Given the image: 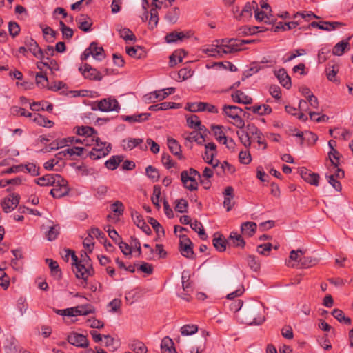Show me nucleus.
I'll use <instances>...</instances> for the list:
<instances>
[{"instance_id": "obj_1", "label": "nucleus", "mask_w": 353, "mask_h": 353, "mask_svg": "<svg viewBox=\"0 0 353 353\" xmlns=\"http://www.w3.org/2000/svg\"><path fill=\"white\" fill-rule=\"evenodd\" d=\"M241 143L250 148L253 141H256L259 145L263 146V150L267 148L268 144L262 132L253 123H249L243 130L236 132Z\"/></svg>"}, {"instance_id": "obj_2", "label": "nucleus", "mask_w": 353, "mask_h": 353, "mask_svg": "<svg viewBox=\"0 0 353 353\" xmlns=\"http://www.w3.org/2000/svg\"><path fill=\"white\" fill-rule=\"evenodd\" d=\"M264 307L261 303H253L247 308L244 314L243 321L250 325H261L265 320Z\"/></svg>"}, {"instance_id": "obj_3", "label": "nucleus", "mask_w": 353, "mask_h": 353, "mask_svg": "<svg viewBox=\"0 0 353 353\" xmlns=\"http://www.w3.org/2000/svg\"><path fill=\"white\" fill-rule=\"evenodd\" d=\"M92 142H94V144L92 150L89 152L88 156L93 160H97L106 157L112 150L110 143L101 141L98 137L97 138H92Z\"/></svg>"}, {"instance_id": "obj_4", "label": "nucleus", "mask_w": 353, "mask_h": 353, "mask_svg": "<svg viewBox=\"0 0 353 353\" xmlns=\"http://www.w3.org/2000/svg\"><path fill=\"white\" fill-rule=\"evenodd\" d=\"M223 114L232 121L230 123L241 130L245 128V121L241 117L244 113L243 110L238 106L225 105L223 107Z\"/></svg>"}, {"instance_id": "obj_5", "label": "nucleus", "mask_w": 353, "mask_h": 353, "mask_svg": "<svg viewBox=\"0 0 353 353\" xmlns=\"http://www.w3.org/2000/svg\"><path fill=\"white\" fill-rule=\"evenodd\" d=\"M72 260L75 264V270H74L77 278L81 279L86 284L88 279L94 274V271L92 264H83L78 262V257L74 252H72Z\"/></svg>"}, {"instance_id": "obj_6", "label": "nucleus", "mask_w": 353, "mask_h": 353, "mask_svg": "<svg viewBox=\"0 0 353 353\" xmlns=\"http://www.w3.org/2000/svg\"><path fill=\"white\" fill-rule=\"evenodd\" d=\"M54 311L56 314L63 316H75L92 314L94 312V308L91 305H83L64 310L54 309Z\"/></svg>"}, {"instance_id": "obj_7", "label": "nucleus", "mask_w": 353, "mask_h": 353, "mask_svg": "<svg viewBox=\"0 0 353 353\" xmlns=\"http://www.w3.org/2000/svg\"><path fill=\"white\" fill-rule=\"evenodd\" d=\"M57 178L56 183L52 184V189L50 190V194L56 199L61 198L66 196L70 188L68 186V181L65 180L61 176H55Z\"/></svg>"}, {"instance_id": "obj_8", "label": "nucleus", "mask_w": 353, "mask_h": 353, "mask_svg": "<svg viewBox=\"0 0 353 353\" xmlns=\"http://www.w3.org/2000/svg\"><path fill=\"white\" fill-rule=\"evenodd\" d=\"M93 110H99L101 112H118L120 109L119 102L114 98H105L97 102V107H92Z\"/></svg>"}, {"instance_id": "obj_9", "label": "nucleus", "mask_w": 353, "mask_h": 353, "mask_svg": "<svg viewBox=\"0 0 353 353\" xmlns=\"http://www.w3.org/2000/svg\"><path fill=\"white\" fill-rule=\"evenodd\" d=\"M192 245L191 240L186 235H179V250L183 256L188 259L194 258Z\"/></svg>"}, {"instance_id": "obj_10", "label": "nucleus", "mask_w": 353, "mask_h": 353, "mask_svg": "<svg viewBox=\"0 0 353 353\" xmlns=\"http://www.w3.org/2000/svg\"><path fill=\"white\" fill-rule=\"evenodd\" d=\"M20 196L17 194H11L5 197L1 202V206L5 213L12 211L19 205Z\"/></svg>"}, {"instance_id": "obj_11", "label": "nucleus", "mask_w": 353, "mask_h": 353, "mask_svg": "<svg viewBox=\"0 0 353 353\" xmlns=\"http://www.w3.org/2000/svg\"><path fill=\"white\" fill-rule=\"evenodd\" d=\"M205 154L203 157V159L206 163L210 164L213 166L214 168H216L219 164V161H214V157L216 156V146L214 143H208L205 144Z\"/></svg>"}, {"instance_id": "obj_12", "label": "nucleus", "mask_w": 353, "mask_h": 353, "mask_svg": "<svg viewBox=\"0 0 353 353\" xmlns=\"http://www.w3.org/2000/svg\"><path fill=\"white\" fill-rule=\"evenodd\" d=\"M68 341L70 344L78 347L85 348L89 345V341L85 336L72 332L68 336Z\"/></svg>"}, {"instance_id": "obj_13", "label": "nucleus", "mask_w": 353, "mask_h": 353, "mask_svg": "<svg viewBox=\"0 0 353 353\" xmlns=\"http://www.w3.org/2000/svg\"><path fill=\"white\" fill-rule=\"evenodd\" d=\"M79 70L81 71L83 76L85 79H88L90 80L101 81L103 78V76L99 71L88 63H85L83 65V68L82 67L79 68Z\"/></svg>"}, {"instance_id": "obj_14", "label": "nucleus", "mask_w": 353, "mask_h": 353, "mask_svg": "<svg viewBox=\"0 0 353 353\" xmlns=\"http://www.w3.org/2000/svg\"><path fill=\"white\" fill-rule=\"evenodd\" d=\"M25 45L28 50L37 59H43L44 53L41 48L39 46L35 40L30 37L26 38Z\"/></svg>"}, {"instance_id": "obj_15", "label": "nucleus", "mask_w": 353, "mask_h": 353, "mask_svg": "<svg viewBox=\"0 0 353 353\" xmlns=\"http://www.w3.org/2000/svg\"><path fill=\"white\" fill-rule=\"evenodd\" d=\"M300 174L302 179L307 183L315 186L319 185L320 176L318 174L312 172L305 168H301Z\"/></svg>"}, {"instance_id": "obj_16", "label": "nucleus", "mask_w": 353, "mask_h": 353, "mask_svg": "<svg viewBox=\"0 0 353 353\" xmlns=\"http://www.w3.org/2000/svg\"><path fill=\"white\" fill-rule=\"evenodd\" d=\"M205 132L203 131H193L192 132L184 133L183 137L184 139L189 142H196L199 145H203L205 139L204 133Z\"/></svg>"}, {"instance_id": "obj_17", "label": "nucleus", "mask_w": 353, "mask_h": 353, "mask_svg": "<svg viewBox=\"0 0 353 353\" xmlns=\"http://www.w3.org/2000/svg\"><path fill=\"white\" fill-rule=\"evenodd\" d=\"M224 201L223 206L226 208L227 212L232 210L234 205V188L231 186H228L225 188L223 192Z\"/></svg>"}, {"instance_id": "obj_18", "label": "nucleus", "mask_w": 353, "mask_h": 353, "mask_svg": "<svg viewBox=\"0 0 353 353\" xmlns=\"http://www.w3.org/2000/svg\"><path fill=\"white\" fill-rule=\"evenodd\" d=\"M77 134L83 136L84 138H97V132L90 126H77L74 128Z\"/></svg>"}, {"instance_id": "obj_19", "label": "nucleus", "mask_w": 353, "mask_h": 353, "mask_svg": "<svg viewBox=\"0 0 353 353\" xmlns=\"http://www.w3.org/2000/svg\"><path fill=\"white\" fill-rule=\"evenodd\" d=\"M168 97L167 90L163 89L149 93L145 96V100L148 103H155L163 100Z\"/></svg>"}, {"instance_id": "obj_20", "label": "nucleus", "mask_w": 353, "mask_h": 353, "mask_svg": "<svg viewBox=\"0 0 353 353\" xmlns=\"http://www.w3.org/2000/svg\"><path fill=\"white\" fill-rule=\"evenodd\" d=\"M78 28L83 32H89L92 24L90 18L85 14H80L76 19Z\"/></svg>"}, {"instance_id": "obj_21", "label": "nucleus", "mask_w": 353, "mask_h": 353, "mask_svg": "<svg viewBox=\"0 0 353 353\" xmlns=\"http://www.w3.org/2000/svg\"><path fill=\"white\" fill-rule=\"evenodd\" d=\"M275 75L279 79L280 83L285 88L289 89L291 87V79L287 74L285 69L281 68L275 71Z\"/></svg>"}, {"instance_id": "obj_22", "label": "nucleus", "mask_w": 353, "mask_h": 353, "mask_svg": "<svg viewBox=\"0 0 353 353\" xmlns=\"http://www.w3.org/2000/svg\"><path fill=\"white\" fill-rule=\"evenodd\" d=\"M126 53L132 57L136 59H143L146 57L145 48L140 46L126 48Z\"/></svg>"}, {"instance_id": "obj_23", "label": "nucleus", "mask_w": 353, "mask_h": 353, "mask_svg": "<svg viewBox=\"0 0 353 353\" xmlns=\"http://www.w3.org/2000/svg\"><path fill=\"white\" fill-rule=\"evenodd\" d=\"M232 99L234 102L243 104H251L252 99L241 90H236L232 94Z\"/></svg>"}, {"instance_id": "obj_24", "label": "nucleus", "mask_w": 353, "mask_h": 353, "mask_svg": "<svg viewBox=\"0 0 353 353\" xmlns=\"http://www.w3.org/2000/svg\"><path fill=\"white\" fill-rule=\"evenodd\" d=\"M168 146L169 148L170 151L176 157H177L179 159H183V155L181 154V145L178 143V141L168 137Z\"/></svg>"}, {"instance_id": "obj_25", "label": "nucleus", "mask_w": 353, "mask_h": 353, "mask_svg": "<svg viewBox=\"0 0 353 353\" xmlns=\"http://www.w3.org/2000/svg\"><path fill=\"white\" fill-rule=\"evenodd\" d=\"M162 353H177L173 341L168 336L164 337L161 343Z\"/></svg>"}, {"instance_id": "obj_26", "label": "nucleus", "mask_w": 353, "mask_h": 353, "mask_svg": "<svg viewBox=\"0 0 353 353\" xmlns=\"http://www.w3.org/2000/svg\"><path fill=\"white\" fill-rule=\"evenodd\" d=\"M92 52V56L98 61H101L105 57V52L103 47L98 46L96 42H92L88 47Z\"/></svg>"}, {"instance_id": "obj_27", "label": "nucleus", "mask_w": 353, "mask_h": 353, "mask_svg": "<svg viewBox=\"0 0 353 353\" xmlns=\"http://www.w3.org/2000/svg\"><path fill=\"white\" fill-rule=\"evenodd\" d=\"M55 176H61L59 174H46L37 179V183L41 186L52 185L56 183L57 178Z\"/></svg>"}, {"instance_id": "obj_28", "label": "nucleus", "mask_w": 353, "mask_h": 353, "mask_svg": "<svg viewBox=\"0 0 353 353\" xmlns=\"http://www.w3.org/2000/svg\"><path fill=\"white\" fill-rule=\"evenodd\" d=\"M257 225L255 223L249 221L242 223L241 226L242 233L249 237L252 236L254 234Z\"/></svg>"}, {"instance_id": "obj_29", "label": "nucleus", "mask_w": 353, "mask_h": 353, "mask_svg": "<svg viewBox=\"0 0 353 353\" xmlns=\"http://www.w3.org/2000/svg\"><path fill=\"white\" fill-rule=\"evenodd\" d=\"M246 109L254 113L259 114V115H266L272 112V108L268 105L265 104L246 107Z\"/></svg>"}, {"instance_id": "obj_30", "label": "nucleus", "mask_w": 353, "mask_h": 353, "mask_svg": "<svg viewBox=\"0 0 353 353\" xmlns=\"http://www.w3.org/2000/svg\"><path fill=\"white\" fill-rule=\"evenodd\" d=\"M123 161V156L122 155L112 156L105 161V165L108 169L114 170L117 168L120 163L122 162Z\"/></svg>"}, {"instance_id": "obj_31", "label": "nucleus", "mask_w": 353, "mask_h": 353, "mask_svg": "<svg viewBox=\"0 0 353 353\" xmlns=\"http://www.w3.org/2000/svg\"><path fill=\"white\" fill-rule=\"evenodd\" d=\"M188 125L191 128H198L200 131L207 132L206 128L204 126L201 125V121L199 117L196 114H192L190 117L187 118Z\"/></svg>"}, {"instance_id": "obj_32", "label": "nucleus", "mask_w": 353, "mask_h": 353, "mask_svg": "<svg viewBox=\"0 0 353 353\" xmlns=\"http://www.w3.org/2000/svg\"><path fill=\"white\" fill-rule=\"evenodd\" d=\"M150 113H142L139 114H134L132 116H122L123 120L129 123L142 122L148 119Z\"/></svg>"}, {"instance_id": "obj_33", "label": "nucleus", "mask_w": 353, "mask_h": 353, "mask_svg": "<svg viewBox=\"0 0 353 353\" xmlns=\"http://www.w3.org/2000/svg\"><path fill=\"white\" fill-rule=\"evenodd\" d=\"M143 142L142 139H128L122 141V147L125 150H132Z\"/></svg>"}, {"instance_id": "obj_34", "label": "nucleus", "mask_w": 353, "mask_h": 353, "mask_svg": "<svg viewBox=\"0 0 353 353\" xmlns=\"http://www.w3.org/2000/svg\"><path fill=\"white\" fill-rule=\"evenodd\" d=\"M32 117L33 121L40 126L50 128L54 124L53 121L37 113L32 114Z\"/></svg>"}, {"instance_id": "obj_35", "label": "nucleus", "mask_w": 353, "mask_h": 353, "mask_svg": "<svg viewBox=\"0 0 353 353\" xmlns=\"http://www.w3.org/2000/svg\"><path fill=\"white\" fill-rule=\"evenodd\" d=\"M350 43L348 41H341L338 43H336L333 49L332 54L336 56H341L345 52L347 48H349Z\"/></svg>"}, {"instance_id": "obj_36", "label": "nucleus", "mask_w": 353, "mask_h": 353, "mask_svg": "<svg viewBox=\"0 0 353 353\" xmlns=\"http://www.w3.org/2000/svg\"><path fill=\"white\" fill-rule=\"evenodd\" d=\"M332 315L340 323L350 325L351 319L345 316L344 312L339 309H334L332 312Z\"/></svg>"}, {"instance_id": "obj_37", "label": "nucleus", "mask_w": 353, "mask_h": 353, "mask_svg": "<svg viewBox=\"0 0 353 353\" xmlns=\"http://www.w3.org/2000/svg\"><path fill=\"white\" fill-rule=\"evenodd\" d=\"M181 179L186 189L190 191H194L198 189V183L196 179L185 176V178H181Z\"/></svg>"}, {"instance_id": "obj_38", "label": "nucleus", "mask_w": 353, "mask_h": 353, "mask_svg": "<svg viewBox=\"0 0 353 353\" xmlns=\"http://www.w3.org/2000/svg\"><path fill=\"white\" fill-rule=\"evenodd\" d=\"M228 239L232 241V243L235 247L243 248L245 245V242L242 236L236 232H232Z\"/></svg>"}, {"instance_id": "obj_39", "label": "nucleus", "mask_w": 353, "mask_h": 353, "mask_svg": "<svg viewBox=\"0 0 353 353\" xmlns=\"http://www.w3.org/2000/svg\"><path fill=\"white\" fill-rule=\"evenodd\" d=\"M190 227L193 230L198 233L201 239L205 240L207 239V234H205L203 225L200 221L195 220L194 221L191 222Z\"/></svg>"}, {"instance_id": "obj_40", "label": "nucleus", "mask_w": 353, "mask_h": 353, "mask_svg": "<svg viewBox=\"0 0 353 353\" xmlns=\"http://www.w3.org/2000/svg\"><path fill=\"white\" fill-rule=\"evenodd\" d=\"M212 130L213 131L215 139H216L217 141H219L220 143H223V142L226 141L227 137L225 135L224 132H223L221 126L212 125Z\"/></svg>"}, {"instance_id": "obj_41", "label": "nucleus", "mask_w": 353, "mask_h": 353, "mask_svg": "<svg viewBox=\"0 0 353 353\" xmlns=\"http://www.w3.org/2000/svg\"><path fill=\"white\" fill-rule=\"evenodd\" d=\"M320 23L321 24L319 26V29L326 31H331L335 30L336 28L340 27L342 25L341 23L336 21H321Z\"/></svg>"}, {"instance_id": "obj_42", "label": "nucleus", "mask_w": 353, "mask_h": 353, "mask_svg": "<svg viewBox=\"0 0 353 353\" xmlns=\"http://www.w3.org/2000/svg\"><path fill=\"white\" fill-rule=\"evenodd\" d=\"M198 326L194 324H188L181 327V333L183 336H190L196 333Z\"/></svg>"}, {"instance_id": "obj_43", "label": "nucleus", "mask_w": 353, "mask_h": 353, "mask_svg": "<svg viewBox=\"0 0 353 353\" xmlns=\"http://www.w3.org/2000/svg\"><path fill=\"white\" fill-rule=\"evenodd\" d=\"M212 243L219 252H223L226 249L227 241L221 236L214 237L212 240Z\"/></svg>"}, {"instance_id": "obj_44", "label": "nucleus", "mask_w": 353, "mask_h": 353, "mask_svg": "<svg viewBox=\"0 0 353 353\" xmlns=\"http://www.w3.org/2000/svg\"><path fill=\"white\" fill-rule=\"evenodd\" d=\"M60 227L59 225H54L49 227V230L46 232V236L48 241H53L57 239L59 234Z\"/></svg>"}, {"instance_id": "obj_45", "label": "nucleus", "mask_w": 353, "mask_h": 353, "mask_svg": "<svg viewBox=\"0 0 353 353\" xmlns=\"http://www.w3.org/2000/svg\"><path fill=\"white\" fill-rule=\"evenodd\" d=\"M185 37L183 32H172L168 34L165 39L167 43H171L177 41L178 40H182Z\"/></svg>"}, {"instance_id": "obj_46", "label": "nucleus", "mask_w": 353, "mask_h": 353, "mask_svg": "<svg viewBox=\"0 0 353 353\" xmlns=\"http://www.w3.org/2000/svg\"><path fill=\"white\" fill-rule=\"evenodd\" d=\"M203 52L211 57H221L220 45L210 46L203 49Z\"/></svg>"}, {"instance_id": "obj_47", "label": "nucleus", "mask_w": 353, "mask_h": 353, "mask_svg": "<svg viewBox=\"0 0 353 353\" xmlns=\"http://www.w3.org/2000/svg\"><path fill=\"white\" fill-rule=\"evenodd\" d=\"M179 9L178 8H174L168 12L165 18L168 22L175 23L179 19Z\"/></svg>"}, {"instance_id": "obj_48", "label": "nucleus", "mask_w": 353, "mask_h": 353, "mask_svg": "<svg viewBox=\"0 0 353 353\" xmlns=\"http://www.w3.org/2000/svg\"><path fill=\"white\" fill-rule=\"evenodd\" d=\"M59 26L60 30L63 34V38L68 40L70 39L74 34L72 29L66 26V25L62 21H60Z\"/></svg>"}, {"instance_id": "obj_49", "label": "nucleus", "mask_w": 353, "mask_h": 353, "mask_svg": "<svg viewBox=\"0 0 353 353\" xmlns=\"http://www.w3.org/2000/svg\"><path fill=\"white\" fill-rule=\"evenodd\" d=\"M130 348L136 353H146L147 347L141 341H135L131 343Z\"/></svg>"}, {"instance_id": "obj_50", "label": "nucleus", "mask_w": 353, "mask_h": 353, "mask_svg": "<svg viewBox=\"0 0 353 353\" xmlns=\"http://www.w3.org/2000/svg\"><path fill=\"white\" fill-rule=\"evenodd\" d=\"M120 37L125 41H135L136 37L129 28H123L119 30Z\"/></svg>"}, {"instance_id": "obj_51", "label": "nucleus", "mask_w": 353, "mask_h": 353, "mask_svg": "<svg viewBox=\"0 0 353 353\" xmlns=\"http://www.w3.org/2000/svg\"><path fill=\"white\" fill-rule=\"evenodd\" d=\"M160 195H161V188L158 185H154L153 188V195L152 196V203L157 207L160 208L159 201H160Z\"/></svg>"}, {"instance_id": "obj_52", "label": "nucleus", "mask_w": 353, "mask_h": 353, "mask_svg": "<svg viewBox=\"0 0 353 353\" xmlns=\"http://www.w3.org/2000/svg\"><path fill=\"white\" fill-rule=\"evenodd\" d=\"M204 105L203 102L188 103L185 109L192 112H203Z\"/></svg>"}, {"instance_id": "obj_53", "label": "nucleus", "mask_w": 353, "mask_h": 353, "mask_svg": "<svg viewBox=\"0 0 353 353\" xmlns=\"http://www.w3.org/2000/svg\"><path fill=\"white\" fill-rule=\"evenodd\" d=\"M185 176L196 179V180L201 179L200 173L193 168H190L189 170H184L181 173V178H185Z\"/></svg>"}, {"instance_id": "obj_54", "label": "nucleus", "mask_w": 353, "mask_h": 353, "mask_svg": "<svg viewBox=\"0 0 353 353\" xmlns=\"http://www.w3.org/2000/svg\"><path fill=\"white\" fill-rule=\"evenodd\" d=\"M316 263L317 260L312 257L307 256L300 259V265L304 268H308L310 267H312Z\"/></svg>"}, {"instance_id": "obj_55", "label": "nucleus", "mask_w": 353, "mask_h": 353, "mask_svg": "<svg viewBox=\"0 0 353 353\" xmlns=\"http://www.w3.org/2000/svg\"><path fill=\"white\" fill-rule=\"evenodd\" d=\"M84 150V148L82 147H73L72 148H68L64 151H62L61 152L59 153V154H68L70 156H72L74 154H76L77 156H81L83 154V152Z\"/></svg>"}, {"instance_id": "obj_56", "label": "nucleus", "mask_w": 353, "mask_h": 353, "mask_svg": "<svg viewBox=\"0 0 353 353\" xmlns=\"http://www.w3.org/2000/svg\"><path fill=\"white\" fill-rule=\"evenodd\" d=\"M89 236L91 237V239L97 238L100 240H104L105 239V234L98 228H91L89 232Z\"/></svg>"}, {"instance_id": "obj_57", "label": "nucleus", "mask_w": 353, "mask_h": 353, "mask_svg": "<svg viewBox=\"0 0 353 353\" xmlns=\"http://www.w3.org/2000/svg\"><path fill=\"white\" fill-rule=\"evenodd\" d=\"M111 210L119 216L122 215L124 212V205L120 201H116L111 205Z\"/></svg>"}, {"instance_id": "obj_58", "label": "nucleus", "mask_w": 353, "mask_h": 353, "mask_svg": "<svg viewBox=\"0 0 353 353\" xmlns=\"http://www.w3.org/2000/svg\"><path fill=\"white\" fill-rule=\"evenodd\" d=\"M239 161L241 163L248 165L252 161V157L250 152L248 150L246 151H241L239 154Z\"/></svg>"}, {"instance_id": "obj_59", "label": "nucleus", "mask_w": 353, "mask_h": 353, "mask_svg": "<svg viewBox=\"0 0 353 353\" xmlns=\"http://www.w3.org/2000/svg\"><path fill=\"white\" fill-rule=\"evenodd\" d=\"M48 83V78L42 73L36 74V84L40 88H45Z\"/></svg>"}, {"instance_id": "obj_60", "label": "nucleus", "mask_w": 353, "mask_h": 353, "mask_svg": "<svg viewBox=\"0 0 353 353\" xmlns=\"http://www.w3.org/2000/svg\"><path fill=\"white\" fill-rule=\"evenodd\" d=\"M42 32L44 36H50V37L46 39L48 41L52 42L55 39L57 32L52 28L46 26L42 29Z\"/></svg>"}, {"instance_id": "obj_61", "label": "nucleus", "mask_w": 353, "mask_h": 353, "mask_svg": "<svg viewBox=\"0 0 353 353\" xmlns=\"http://www.w3.org/2000/svg\"><path fill=\"white\" fill-rule=\"evenodd\" d=\"M8 30H9L10 34L12 37H15L16 36H17L19 34V33L20 32V27L17 23L14 22V21H10L8 23Z\"/></svg>"}, {"instance_id": "obj_62", "label": "nucleus", "mask_w": 353, "mask_h": 353, "mask_svg": "<svg viewBox=\"0 0 353 353\" xmlns=\"http://www.w3.org/2000/svg\"><path fill=\"white\" fill-rule=\"evenodd\" d=\"M158 21H159V18H158L157 11L155 9H151L150 10V22H149V26H150V28L151 29L154 28L157 26Z\"/></svg>"}, {"instance_id": "obj_63", "label": "nucleus", "mask_w": 353, "mask_h": 353, "mask_svg": "<svg viewBox=\"0 0 353 353\" xmlns=\"http://www.w3.org/2000/svg\"><path fill=\"white\" fill-rule=\"evenodd\" d=\"M145 172H146L147 176L149 178H150L154 181L158 180V179L159 177V174L158 170L156 168H154L152 165H149L146 168Z\"/></svg>"}, {"instance_id": "obj_64", "label": "nucleus", "mask_w": 353, "mask_h": 353, "mask_svg": "<svg viewBox=\"0 0 353 353\" xmlns=\"http://www.w3.org/2000/svg\"><path fill=\"white\" fill-rule=\"evenodd\" d=\"M188 202L186 200L181 199L177 201L176 205L175 206V210L178 212L183 213L187 211L188 208Z\"/></svg>"}]
</instances>
